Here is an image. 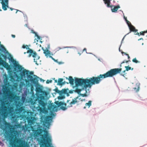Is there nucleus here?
Here are the masks:
<instances>
[{"label": "nucleus", "instance_id": "26", "mask_svg": "<svg viewBox=\"0 0 147 147\" xmlns=\"http://www.w3.org/2000/svg\"><path fill=\"white\" fill-rule=\"evenodd\" d=\"M44 130H44V131H44V132H44ZM35 134H36V136H38V135L41 136V140H40V141H41V140H42V135H40V134H41L40 132L39 131H37V130H36V132H35ZM45 134V132H44V135H44ZM40 145H41V143H40Z\"/></svg>", "mask_w": 147, "mask_h": 147}, {"label": "nucleus", "instance_id": "11", "mask_svg": "<svg viewBox=\"0 0 147 147\" xmlns=\"http://www.w3.org/2000/svg\"><path fill=\"white\" fill-rule=\"evenodd\" d=\"M42 49L43 51V53L45 54V56L47 58H48V57L51 58L55 62L58 63L60 64L61 63V62H58L57 60H56L51 55H53L52 54H51V52L49 50L46 49H44L43 48Z\"/></svg>", "mask_w": 147, "mask_h": 147}, {"label": "nucleus", "instance_id": "1", "mask_svg": "<svg viewBox=\"0 0 147 147\" xmlns=\"http://www.w3.org/2000/svg\"><path fill=\"white\" fill-rule=\"evenodd\" d=\"M121 70V68L111 69L104 74H100L96 77L93 76L88 79L75 78V86L74 87L75 88L74 91L82 97L86 96L87 88H90L92 85L99 84L103 79L113 77L120 73Z\"/></svg>", "mask_w": 147, "mask_h": 147}, {"label": "nucleus", "instance_id": "8", "mask_svg": "<svg viewBox=\"0 0 147 147\" xmlns=\"http://www.w3.org/2000/svg\"><path fill=\"white\" fill-rule=\"evenodd\" d=\"M26 48L27 49H28L27 52H24V54H26V53H29L28 55L29 57H30L31 56H32L34 58V61L36 63V64L38 65V64L37 62V60H38L40 58V57L37 55V54L36 52H33V51L30 49L28 47V46L26 45Z\"/></svg>", "mask_w": 147, "mask_h": 147}, {"label": "nucleus", "instance_id": "56", "mask_svg": "<svg viewBox=\"0 0 147 147\" xmlns=\"http://www.w3.org/2000/svg\"><path fill=\"white\" fill-rule=\"evenodd\" d=\"M61 98L60 97V99H62V98Z\"/></svg>", "mask_w": 147, "mask_h": 147}, {"label": "nucleus", "instance_id": "49", "mask_svg": "<svg viewBox=\"0 0 147 147\" xmlns=\"http://www.w3.org/2000/svg\"><path fill=\"white\" fill-rule=\"evenodd\" d=\"M125 36H126V35L125 36H124L123 37V39H122V41H123V39H124V37H125Z\"/></svg>", "mask_w": 147, "mask_h": 147}, {"label": "nucleus", "instance_id": "57", "mask_svg": "<svg viewBox=\"0 0 147 147\" xmlns=\"http://www.w3.org/2000/svg\"><path fill=\"white\" fill-rule=\"evenodd\" d=\"M146 33H147V30H146Z\"/></svg>", "mask_w": 147, "mask_h": 147}, {"label": "nucleus", "instance_id": "14", "mask_svg": "<svg viewBox=\"0 0 147 147\" xmlns=\"http://www.w3.org/2000/svg\"><path fill=\"white\" fill-rule=\"evenodd\" d=\"M8 1L9 0H0V3L2 5V9L4 10H6L7 8L8 7Z\"/></svg>", "mask_w": 147, "mask_h": 147}, {"label": "nucleus", "instance_id": "54", "mask_svg": "<svg viewBox=\"0 0 147 147\" xmlns=\"http://www.w3.org/2000/svg\"><path fill=\"white\" fill-rule=\"evenodd\" d=\"M0 51H3L2 49H0Z\"/></svg>", "mask_w": 147, "mask_h": 147}, {"label": "nucleus", "instance_id": "9", "mask_svg": "<svg viewBox=\"0 0 147 147\" xmlns=\"http://www.w3.org/2000/svg\"><path fill=\"white\" fill-rule=\"evenodd\" d=\"M16 111L18 113L20 114H22L23 116H25L26 117V115L25 113H27L28 114L29 113L28 112H27L25 111L23 107H21V104L19 102H16Z\"/></svg>", "mask_w": 147, "mask_h": 147}, {"label": "nucleus", "instance_id": "60", "mask_svg": "<svg viewBox=\"0 0 147 147\" xmlns=\"http://www.w3.org/2000/svg\"><path fill=\"white\" fill-rule=\"evenodd\" d=\"M1 94V92H0V94Z\"/></svg>", "mask_w": 147, "mask_h": 147}, {"label": "nucleus", "instance_id": "35", "mask_svg": "<svg viewBox=\"0 0 147 147\" xmlns=\"http://www.w3.org/2000/svg\"><path fill=\"white\" fill-rule=\"evenodd\" d=\"M146 33V31H142L140 32V35H144V33Z\"/></svg>", "mask_w": 147, "mask_h": 147}, {"label": "nucleus", "instance_id": "20", "mask_svg": "<svg viewBox=\"0 0 147 147\" xmlns=\"http://www.w3.org/2000/svg\"><path fill=\"white\" fill-rule=\"evenodd\" d=\"M68 79L69 81V83L71 85H74V80L73 79L72 77L71 76H69Z\"/></svg>", "mask_w": 147, "mask_h": 147}, {"label": "nucleus", "instance_id": "27", "mask_svg": "<svg viewBox=\"0 0 147 147\" xmlns=\"http://www.w3.org/2000/svg\"><path fill=\"white\" fill-rule=\"evenodd\" d=\"M22 127V130H23L24 132L27 131L28 128L26 126H23Z\"/></svg>", "mask_w": 147, "mask_h": 147}, {"label": "nucleus", "instance_id": "28", "mask_svg": "<svg viewBox=\"0 0 147 147\" xmlns=\"http://www.w3.org/2000/svg\"><path fill=\"white\" fill-rule=\"evenodd\" d=\"M125 67L126 68V70L127 71H128V70L131 69V67L129 66H125ZM133 68H132L131 70H133Z\"/></svg>", "mask_w": 147, "mask_h": 147}, {"label": "nucleus", "instance_id": "53", "mask_svg": "<svg viewBox=\"0 0 147 147\" xmlns=\"http://www.w3.org/2000/svg\"><path fill=\"white\" fill-rule=\"evenodd\" d=\"M6 124L7 125H8L9 124L8 123H6Z\"/></svg>", "mask_w": 147, "mask_h": 147}, {"label": "nucleus", "instance_id": "58", "mask_svg": "<svg viewBox=\"0 0 147 147\" xmlns=\"http://www.w3.org/2000/svg\"><path fill=\"white\" fill-rule=\"evenodd\" d=\"M34 76H35L36 77H37V76H36V75H34Z\"/></svg>", "mask_w": 147, "mask_h": 147}, {"label": "nucleus", "instance_id": "22", "mask_svg": "<svg viewBox=\"0 0 147 147\" xmlns=\"http://www.w3.org/2000/svg\"><path fill=\"white\" fill-rule=\"evenodd\" d=\"M129 27L130 31V32L131 31L136 32L138 31L137 30H136L135 29V28L132 25H130V26H129Z\"/></svg>", "mask_w": 147, "mask_h": 147}, {"label": "nucleus", "instance_id": "37", "mask_svg": "<svg viewBox=\"0 0 147 147\" xmlns=\"http://www.w3.org/2000/svg\"><path fill=\"white\" fill-rule=\"evenodd\" d=\"M52 81V80H47L46 83L47 84H49V83H51Z\"/></svg>", "mask_w": 147, "mask_h": 147}, {"label": "nucleus", "instance_id": "44", "mask_svg": "<svg viewBox=\"0 0 147 147\" xmlns=\"http://www.w3.org/2000/svg\"><path fill=\"white\" fill-rule=\"evenodd\" d=\"M124 19H125V21H126V20H127V18L125 17V16H124Z\"/></svg>", "mask_w": 147, "mask_h": 147}, {"label": "nucleus", "instance_id": "3", "mask_svg": "<svg viewBox=\"0 0 147 147\" xmlns=\"http://www.w3.org/2000/svg\"><path fill=\"white\" fill-rule=\"evenodd\" d=\"M0 102V123L9 115L11 117L13 122L17 124L15 125V126L16 128H20L21 125L18 123L17 124L18 120L15 115L14 108L10 106L9 102L4 98L1 99Z\"/></svg>", "mask_w": 147, "mask_h": 147}, {"label": "nucleus", "instance_id": "48", "mask_svg": "<svg viewBox=\"0 0 147 147\" xmlns=\"http://www.w3.org/2000/svg\"><path fill=\"white\" fill-rule=\"evenodd\" d=\"M10 9L11 10V11L13 10L14 9L13 8H10Z\"/></svg>", "mask_w": 147, "mask_h": 147}, {"label": "nucleus", "instance_id": "55", "mask_svg": "<svg viewBox=\"0 0 147 147\" xmlns=\"http://www.w3.org/2000/svg\"><path fill=\"white\" fill-rule=\"evenodd\" d=\"M55 78H53V80H55Z\"/></svg>", "mask_w": 147, "mask_h": 147}, {"label": "nucleus", "instance_id": "5", "mask_svg": "<svg viewBox=\"0 0 147 147\" xmlns=\"http://www.w3.org/2000/svg\"><path fill=\"white\" fill-rule=\"evenodd\" d=\"M16 131L10 130V134L6 133L5 138L9 140V143L11 147H25L22 144V140L20 138H17L15 135Z\"/></svg>", "mask_w": 147, "mask_h": 147}, {"label": "nucleus", "instance_id": "51", "mask_svg": "<svg viewBox=\"0 0 147 147\" xmlns=\"http://www.w3.org/2000/svg\"><path fill=\"white\" fill-rule=\"evenodd\" d=\"M16 10V13L18 11H20L19 10Z\"/></svg>", "mask_w": 147, "mask_h": 147}, {"label": "nucleus", "instance_id": "47", "mask_svg": "<svg viewBox=\"0 0 147 147\" xmlns=\"http://www.w3.org/2000/svg\"><path fill=\"white\" fill-rule=\"evenodd\" d=\"M57 80H55V83H57Z\"/></svg>", "mask_w": 147, "mask_h": 147}, {"label": "nucleus", "instance_id": "4", "mask_svg": "<svg viewBox=\"0 0 147 147\" xmlns=\"http://www.w3.org/2000/svg\"><path fill=\"white\" fill-rule=\"evenodd\" d=\"M36 91L37 93H41V94H36V97L34 101L31 99L30 102L31 104L34 105V108L38 111H41L42 108H45L46 106L45 96L47 95V92L42 91V89L39 87H36Z\"/></svg>", "mask_w": 147, "mask_h": 147}, {"label": "nucleus", "instance_id": "24", "mask_svg": "<svg viewBox=\"0 0 147 147\" xmlns=\"http://www.w3.org/2000/svg\"><path fill=\"white\" fill-rule=\"evenodd\" d=\"M0 56H1L3 57L4 59V61H4H5L6 63H7H7H6V60L7 59V55H4L2 53H0ZM1 59H2L1 58Z\"/></svg>", "mask_w": 147, "mask_h": 147}, {"label": "nucleus", "instance_id": "12", "mask_svg": "<svg viewBox=\"0 0 147 147\" xmlns=\"http://www.w3.org/2000/svg\"><path fill=\"white\" fill-rule=\"evenodd\" d=\"M55 103L58 107H60V108L63 110L64 111L67 109L66 104L62 102L55 101Z\"/></svg>", "mask_w": 147, "mask_h": 147}, {"label": "nucleus", "instance_id": "16", "mask_svg": "<svg viewBox=\"0 0 147 147\" xmlns=\"http://www.w3.org/2000/svg\"><path fill=\"white\" fill-rule=\"evenodd\" d=\"M26 119L29 125H31L33 123V121L32 117L31 116H28L26 117Z\"/></svg>", "mask_w": 147, "mask_h": 147}, {"label": "nucleus", "instance_id": "38", "mask_svg": "<svg viewBox=\"0 0 147 147\" xmlns=\"http://www.w3.org/2000/svg\"><path fill=\"white\" fill-rule=\"evenodd\" d=\"M84 51H86V53H87V51H86V48H84V49H83V50L82 51V52H81V53H83V52H84Z\"/></svg>", "mask_w": 147, "mask_h": 147}, {"label": "nucleus", "instance_id": "18", "mask_svg": "<svg viewBox=\"0 0 147 147\" xmlns=\"http://www.w3.org/2000/svg\"><path fill=\"white\" fill-rule=\"evenodd\" d=\"M63 79L61 78H60L58 79V83L57 84L59 85H62L65 84V81L63 82Z\"/></svg>", "mask_w": 147, "mask_h": 147}, {"label": "nucleus", "instance_id": "30", "mask_svg": "<svg viewBox=\"0 0 147 147\" xmlns=\"http://www.w3.org/2000/svg\"><path fill=\"white\" fill-rule=\"evenodd\" d=\"M132 61L133 62L137 63L139 62V61H138L137 59L136 58H135L133 59H132Z\"/></svg>", "mask_w": 147, "mask_h": 147}, {"label": "nucleus", "instance_id": "36", "mask_svg": "<svg viewBox=\"0 0 147 147\" xmlns=\"http://www.w3.org/2000/svg\"><path fill=\"white\" fill-rule=\"evenodd\" d=\"M0 46L3 49L6 50V49L4 48L3 46L1 44V42H0Z\"/></svg>", "mask_w": 147, "mask_h": 147}, {"label": "nucleus", "instance_id": "7", "mask_svg": "<svg viewBox=\"0 0 147 147\" xmlns=\"http://www.w3.org/2000/svg\"><path fill=\"white\" fill-rule=\"evenodd\" d=\"M2 91L5 97L8 98L10 102H13L15 99L16 96L13 93L10 92L8 93V88L5 86H3L2 88Z\"/></svg>", "mask_w": 147, "mask_h": 147}, {"label": "nucleus", "instance_id": "6", "mask_svg": "<svg viewBox=\"0 0 147 147\" xmlns=\"http://www.w3.org/2000/svg\"><path fill=\"white\" fill-rule=\"evenodd\" d=\"M45 134L42 135V140L40 142L41 143L40 147H53L50 146V142H51V137L49 136V133L47 130H44Z\"/></svg>", "mask_w": 147, "mask_h": 147}, {"label": "nucleus", "instance_id": "23", "mask_svg": "<svg viewBox=\"0 0 147 147\" xmlns=\"http://www.w3.org/2000/svg\"><path fill=\"white\" fill-rule=\"evenodd\" d=\"M92 101L91 100H89L88 101V103H86L85 104V107H84V109H85L86 108V107H87L88 108H89L90 107L91 105H92Z\"/></svg>", "mask_w": 147, "mask_h": 147}, {"label": "nucleus", "instance_id": "10", "mask_svg": "<svg viewBox=\"0 0 147 147\" xmlns=\"http://www.w3.org/2000/svg\"><path fill=\"white\" fill-rule=\"evenodd\" d=\"M52 119L51 116L42 115L41 117V121L43 122L44 125H49Z\"/></svg>", "mask_w": 147, "mask_h": 147}, {"label": "nucleus", "instance_id": "50", "mask_svg": "<svg viewBox=\"0 0 147 147\" xmlns=\"http://www.w3.org/2000/svg\"><path fill=\"white\" fill-rule=\"evenodd\" d=\"M33 88V86H31V90H32V89Z\"/></svg>", "mask_w": 147, "mask_h": 147}, {"label": "nucleus", "instance_id": "17", "mask_svg": "<svg viewBox=\"0 0 147 147\" xmlns=\"http://www.w3.org/2000/svg\"><path fill=\"white\" fill-rule=\"evenodd\" d=\"M103 1L105 4H107V7L112 8L113 5H110L111 2L110 0H103Z\"/></svg>", "mask_w": 147, "mask_h": 147}, {"label": "nucleus", "instance_id": "19", "mask_svg": "<svg viewBox=\"0 0 147 147\" xmlns=\"http://www.w3.org/2000/svg\"><path fill=\"white\" fill-rule=\"evenodd\" d=\"M140 84L139 83H137L136 84V87L134 88V89L136 92L139 91L140 89Z\"/></svg>", "mask_w": 147, "mask_h": 147}, {"label": "nucleus", "instance_id": "21", "mask_svg": "<svg viewBox=\"0 0 147 147\" xmlns=\"http://www.w3.org/2000/svg\"><path fill=\"white\" fill-rule=\"evenodd\" d=\"M113 6L114 7L113 8H112L111 11L112 12H116L118 10V8H120V6L119 5L116 6Z\"/></svg>", "mask_w": 147, "mask_h": 147}, {"label": "nucleus", "instance_id": "45", "mask_svg": "<svg viewBox=\"0 0 147 147\" xmlns=\"http://www.w3.org/2000/svg\"><path fill=\"white\" fill-rule=\"evenodd\" d=\"M136 35H138L139 36H140V35L139 34V33L138 32H137V33L136 34Z\"/></svg>", "mask_w": 147, "mask_h": 147}, {"label": "nucleus", "instance_id": "34", "mask_svg": "<svg viewBox=\"0 0 147 147\" xmlns=\"http://www.w3.org/2000/svg\"><path fill=\"white\" fill-rule=\"evenodd\" d=\"M129 61H130V60H129L128 61H123L121 63V65H120V67H121V65L123 64V63H124L125 62L126 63H127L128 62H129Z\"/></svg>", "mask_w": 147, "mask_h": 147}, {"label": "nucleus", "instance_id": "46", "mask_svg": "<svg viewBox=\"0 0 147 147\" xmlns=\"http://www.w3.org/2000/svg\"><path fill=\"white\" fill-rule=\"evenodd\" d=\"M78 54H79V55H81V54H82V53H81H81H79V52H78Z\"/></svg>", "mask_w": 147, "mask_h": 147}, {"label": "nucleus", "instance_id": "33", "mask_svg": "<svg viewBox=\"0 0 147 147\" xmlns=\"http://www.w3.org/2000/svg\"><path fill=\"white\" fill-rule=\"evenodd\" d=\"M33 33L35 34V36H37V38L38 39H40V37L38 35H37V33L36 32H33Z\"/></svg>", "mask_w": 147, "mask_h": 147}, {"label": "nucleus", "instance_id": "2", "mask_svg": "<svg viewBox=\"0 0 147 147\" xmlns=\"http://www.w3.org/2000/svg\"><path fill=\"white\" fill-rule=\"evenodd\" d=\"M7 53H8L10 57H8V59L13 63L14 70L15 71L14 73L18 78V77L16 73L20 72V75L21 79L25 78L26 76L28 79H25V81L28 86H30L31 85V83L29 82H31L35 85L36 84L38 81L37 79L35 78H33L32 76H31L33 74V72L32 71H30L25 69L13 59L11 55L7 51Z\"/></svg>", "mask_w": 147, "mask_h": 147}, {"label": "nucleus", "instance_id": "52", "mask_svg": "<svg viewBox=\"0 0 147 147\" xmlns=\"http://www.w3.org/2000/svg\"><path fill=\"white\" fill-rule=\"evenodd\" d=\"M143 40V38H141L138 39V40Z\"/></svg>", "mask_w": 147, "mask_h": 147}, {"label": "nucleus", "instance_id": "41", "mask_svg": "<svg viewBox=\"0 0 147 147\" xmlns=\"http://www.w3.org/2000/svg\"><path fill=\"white\" fill-rule=\"evenodd\" d=\"M121 53L123 54H124L125 55H126L127 54H126L125 53V52H121Z\"/></svg>", "mask_w": 147, "mask_h": 147}, {"label": "nucleus", "instance_id": "15", "mask_svg": "<svg viewBox=\"0 0 147 147\" xmlns=\"http://www.w3.org/2000/svg\"><path fill=\"white\" fill-rule=\"evenodd\" d=\"M48 109L53 111H57V106L53 104V103H51L50 105L48 107Z\"/></svg>", "mask_w": 147, "mask_h": 147}, {"label": "nucleus", "instance_id": "13", "mask_svg": "<svg viewBox=\"0 0 147 147\" xmlns=\"http://www.w3.org/2000/svg\"><path fill=\"white\" fill-rule=\"evenodd\" d=\"M78 98L79 97H77L74 98L71 101H70V100H67V102L68 103L69 105H67V107H71L73 105H74L76 103L78 102V101L77 100V99H78Z\"/></svg>", "mask_w": 147, "mask_h": 147}, {"label": "nucleus", "instance_id": "32", "mask_svg": "<svg viewBox=\"0 0 147 147\" xmlns=\"http://www.w3.org/2000/svg\"><path fill=\"white\" fill-rule=\"evenodd\" d=\"M126 22L129 27V26H130V25H131V23H130V22H129V21H128V20H126Z\"/></svg>", "mask_w": 147, "mask_h": 147}, {"label": "nucleus", "instance_id": "29", "mask_svg": "<svg viewBox=\"0 0 147 147\" xmlns=\"http://www.w3.org/2000/svg\"><path fill=\"white\" fill-rule=\"evenodd\" d=\"M54 90L55 91V92L58 93L60 95L61 90H59L57 88H56Z\"/></svg>", "mask_w": 147, "mask_h": 147}, {"label": "nucleus", "instance_id": "42", "mask_svg": "<svg viewBox=\"0 0 147 147\" xmlns=\"http://www.w3.org/2000/svg\"><path fill=\"white\" fill-rule=\"evenodd\" d=\"M126 55L127 56L128 59H129L130 57L129 56V55L128 54H127V55Z\"/></svg>", "mask_w": 147, "mask_h": 147}, {"label": "nucleus", "instance_id": "40", "mask_svg": "<svg viewBox=\"0 0 147 147\" xmlns=\"http://www.w3.org/2000/svg\"><path fill=\"white\" fill-rule=\"evenodd\" d=\"M11 36L13 38H15L16 37L15 35H13V34H12Z\"/></svg>", "mask_w": 147, "mask_h": 147}, {"label": "nucleus", "instance_id": "25", "mask_svg": "<svg viewBox=\"0 0 147 147\" xmlns=\"http://www.w3.org/2000/svg\"><path fill=\"white\" fill-rule=\"evenodd\" d=\"M67 89H64L61 90L60 95L63 94H67Z\"/></svg>", "mask_w": 147, "mask_h": 147}, {"label": "nucleus", "instance_id": "39", "mask_svg": "<svg viewBox=\"0 0 147 147\" xmlns=\"http://www.w3.org/2000/svg\"><path fill=\"white\" fill-rule=\"evenodd\" d=\"M26 45H23L22 46V47L23 49H25V48H26Z\"/></svg>", "mask_w": 147, "mask_h": 147}, {"label": "nucleus", "instance_id": "31", "mask_svg": "<svg viewBox=\"0 0 147 147\" xmlns=\"http://www.w3.org/2000/svg\"><path fill=\"white\" fill-rule=\"evenodd\" d=\"M126 71V70H125L124 71H123L122 72H121V74H120L121 75L123 76H124L125 75H126V74L125 73V72Z\"/></svg>", "mask_w": 147, "mask_h": 147}, {"label": "nucleus", "instance_id": "43", "mask_svg": "<svg viewBox=\"0 0 147 147\" xmlns=\"http://www.w3.org/2000/svg\"><path fill=\"white\" fill-rule=\"evenodd\" d=\"M69 92L70 93H73V91H72L70 90Z\"/></svg>", "mask_w": 147, "mask_h": 147}, {"label": "nucleus", "instance_id": "59", "mask_svg": "<svg viewBox=\"0 0 147 147\" xmlns=\"http://www.w3.org/2000/svg\"><path fill=\"white\" fill-rule=\"evenodd\" d=\"M66 79H68L67 78V77L66 78Z\"/></svg>", "mask_w": 147, "mask_h": 147}]
</instances>
